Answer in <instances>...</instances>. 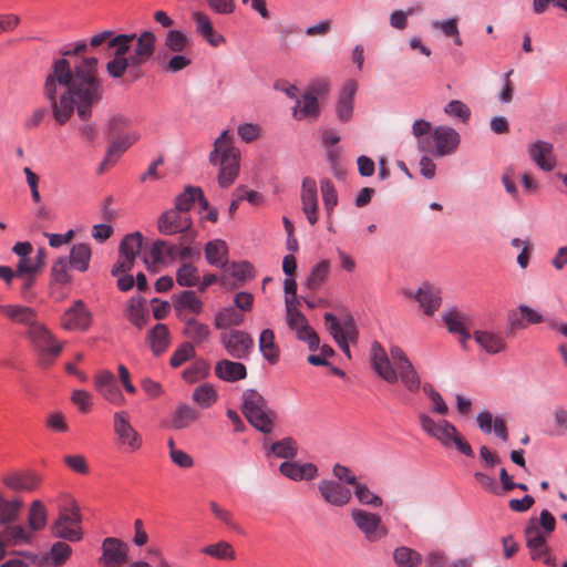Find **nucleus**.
I'll return each instance as SVG.
<instances>
[{
    "mask_svg": "<svg viewBox=\"0 0 567 567\" xmlns=\"http://www.w3.org/2000/svg\"><path fill=\"white\" fill-rule=\"evenodd\" d=\"M0 313L11 322L22 324L27 329H31L39 322L37 311L28 306L18 303L0 305Z\"/></svg>",
    "mask_w": 567,
    "mask_h": 567,
    "instance_id": "obj_27",
    "label": "nucleus"
},
{
    "mask_svg": "<svg viewBox=\"0 0 567 567\" xmlns=\"http://www.w3.org/2000/svg\"><path fill=\"white\" fill-rule=\"evenodd\" d=\"M82 516L75 501L70 506L60 508L58 518L51 525V534L68 542H80L83 538Z\"/></svg>",
    "mask_w": 567,
    "mask_h": 567,
    "instance_id": "obj_8",
    "label": "nucleus"
},
{
    "mask_svg": "<svg viewBox=\"0 0 567 567\" xmlns=\"http://www.w3.org/2000/svg\"><path fill=\"white\" fill-rule=\"evenodd\" d=\"M529 158L544 172H551L556 167L554 145L549 142L537 140L527 147Z\"/></svg>",
    "mask_w": 567,
    "mask_h": 567,
    "instance_id": "obj_24",
    "label": "nucleus"
},
{
    "mask_svg": "<svg viewBox=\"0 0 567 567\" xmlns=\"http://www.w3.org/2000/svg\"><path fill=\"white\" fill-rule=\"evenodd\" d=\"M94 385L96 391L111 404L116 406L125 404V398L111 371H100L94 378Z\"/></svg>",
    "mask_w": 567,
    "mask_h": 567,
    "instance_id": "obj_21",
    "label": "nucleus"
},
{
    "mask_svg": "<svg viewBox=\"0 0 567 567\" xmlns=\"http://www.w3.org/2000/svg\"><path fill=\"white\" fill-rule=\"evenodd\" d=\"M210 367L209 363L200 360L196 361L192 367L187 368L183 372V379L188 383H195L204 378H206L209 373Z\"/></svg>",
    "mask_w": 567,
    "mask_h": 567,
    "instance_id": "obj_63",
    "label": "nucleus"
},
{
    "mask_svg": "<svg viewBox=\"0 0 567 567\" xmlns=\"http://www.w3.org/2000/svg\"><path fill=\"white\" fill-rule=\"evenodd\" d=\"M27 339L38 353V362L42 367L51 365L62 351L59 343L48 327L40 321L25 331Z\"/></svg>",
    "mask_w": 567,
    "mask_h": 567,
    "instance_id": "obj_7",
    "label": "nucleus"
},
{
    "mask_svg": "<svg viewBox=\"0 0 567 567\" xmlns=\"http://www.w3.org/2000/svg\"><path fill=\"white\" fill-rule=\"evenodd\" d=\"M398 380L400 379L402 384L410 392H416L421 386V379L412 363L405 364L396 370Z\"/></svg>",
    "mask_w": 567,
    "mask_h": 567,
    "instance_id": "obj_56",
    "label": "nucleus"
},
{
    "mask_svg": "<svg viewBox=\"0 0 567 567\" xmlns=\"http://www.w3.org/2000/svg\"><path fill=\"white\" fill-rule=\"evenodd\" d=\"M327 84L323 82L313 84L309 92L303 94L302 99H297V106L293 110L296 120L317 118L319 115V105L316 94L324 92Z\"/></svg>",
    "mask_w": 567,
    "mask_h": 567,
    "instance_id": "obj_22",
    "label": "nucleus"
},
{
    "mask_svg": "<svg viewBox=\"0 0 567 567\" xmlns=\"http://www.w3.org/2000/svg\"><path fill=\"white\" fill-rule=\"evenodd\" d=\"M324 320L329 323L328 330L342 350V352L350 359V349L349 343L347 341V337L343 333L342 326L338 321L337 317L330 312L324 315Z\"/></svg>",
    "mask_w": 567,
    "mask_h": 567,
    "instance_id": "obj_49",
    "label": "nucleus"
},
{
    "mask_svg": "<svg viewBox=\"0 0 567 567\" xmlns=\"http://www.w3.org/2000/svg\"><path fill=\"white\" fill-rule=\"evenodd\" d=\"M518 310L522 319L515 318V315L509 317L511 326L514 329L525 328L529 323L535 324L544 321L543 316L528 306L522 305L518 307Z\"/></svg>",
    "mask_w": 567,
    "mask_h": 567,
    "instance_id": "obj_55",
    "label": "nucleus"
},
{
    "mask_svg": "<svg viewBox=\"0 0 567 567\" xmlns=\"http://www.w3.org/2000/svg\"><path fill=\"white\" fill-rule=\"evenodd\" d=\"M156 35L152 31H143L140 35L135 33L132 48L127 56L128 68H138L147 63L155 52Z\"/></svg>",
    "mask_w": 567,
    "mask_h": 567,
    "instance_id": "obj_13",
    "label": "nucleus"
},
{
    "mask_svg": "<svg viewBox=\"0 0 567 567\" xmlns=\"http://www.w3.org/2000/svg\"><path fill=\"white\" fill-rule=\"evenodd\" d=\"M243 413L256 430L266 434L272 431L277 415L256 390L249 389L243 393Z\"/></svg>",
    "mask_w": 567,
    "mask_h": 567,
    "instance_id": "obj_6",
    "label": "nucleus"
},
{
    "mask_svg": "<svg viewBox=\"0 0 567 567\" xmlns=\"http://www.w3.org/2000/svg\"><path fill=\"white\" fill-rule=\"evenodd\" d=\"M177 247L165 240L153 243L150 255L144 257V262L148 270L157 271V265L166 264L176 258Z\"/></svg>",
    "mask_w": 567,
    "mask_h": 567,
    "instance_id": "obj_28",
    "label": "nucleus"
},
{
    "mask_svg": "<svg viewBox=\"0 0 567 567\" xmlns=\"http://www.w3.org/2000/svg\"><path fill=\"white\" fill-rule=\"evenodd\" d=\"M184 334L196 343H203L209 339L210 331L207 324L188 319L184 328Z\"/></svg>",
    "mask_w": 567,
    "mask_h": 567,
    "instance_id": "obj_54",
    "label": "nucleus"
},
{
    "mask_svg": "<svg viewBox=\"0 0 567 567\" xmlns=\"http://www.w3.org/2000/svg\"><path fill=\"white\" fill-rule=\"evenodd\" d=\"M190 45L189 38L181 30H169L164 39L165 53H183Z\"/></svg>",
    "mask_w": 567,
    "mask_h": 567,
    "instance_id": "obj_43",
    "label": "nucleus"
},
{
    "mask_svg": "<svg viewBox=\"0 0 567 567\" xmlns=\"http://www.w3.org/2000/svg\"><path fill=\"white\" fill-rule=\"evenodd\" d=\"M2 483L14 492H31L40 485V477L33 472H11L2 476Z\"/></svg>",
    "mask_w": 567,
    "mask_h": 567,
    "instance_id": "obj_31",
    "label": "nucleus"
},
{
    "mask_svg": "<svg viewBox=\"0 0 567 567\" xmlns=\"http://www.w3.org/2000/svg\"><path fill=\"white\" fill-rule=\"evenodd\" d=\"M443 321L449 332L457 334L460 337V343L465 347L466 342L471 339V332L467 329L468 317L455 308H451L445 310Z\"/></svg>",
    "mask_w": 567,
    "mask_h": 567,
    "instance_id": "obj_29",
    "label": "nucleus"
},
{
    "mask_svg": "<svg viewBox=\"0 0 567 567\" xmlns=\"http://www.w3.org/2000/svg\"><path fill=\"white\" fill-rule=\"evenodd\" d=\"M196 195H200V187L187 186L185 190L177 196L174 209L187 214L196 200Z\"/></svg>",
    "mask_w": 567,
    "mask_h": 567,
    "instance_id": "obj_60",
    "label": "nucleus"
},
{
    "mask_svg": "<svg viewBox=\"0 0 567 567\" xmlns=\"http://www.w3.org/2000/svg\"><path fill=\"white\" fill-rule=\"evenodd\" d=\"M192 64V59L183 53H173L172 56L167 59V53H164L163 61L161 62L162 68L166 72L177 73L179 71L185 70Z\"/></svg>",
    "mask_w": 567,
    "mask_h": 567,
    "instance_id": "obj_57",
    "label": "nucleus"
},
{
    "mask_svg": "<svg viewBox=\"0 0 567 567\" xmlns=\"http://www.w3.org/2000/svg\"><path fill=\"white\" fill-rule=\"evenodd\" d=\"M113 431L117 444L128 452H136L142 447V435L131 424L127 412L118 411L113 414Z\"/></svg>",
    "mask_w": 567,
    "mask_h": 567,
    "instance_id": "obj_10",
    "label": "nucleus"
},
{
    "mask_svg": "<svg viewBox=\"0 0 567 567\" xmlns=\"http://www.w3.org/2000/svg\"><path fill=\"white\" fill-rule=\"evenodd\" d=\"M200 553L217 560L233 561L236 559L234 546L224 539L204 546Z\"/></svg>",
    "mask_w": 567,
    "mask_h": 567,
    "instance_id": "obj_38",
    "label": "nucleus"
},
{
    "mask_svg": "<svg viewBox=\"0 0 567 567\" xmlns=\"http://www.w3.org/2000/svg\"><path fill=\"white\" fill-rule=\"evenodd\" d=\"M150 342L152 351L155 355H159L166 351L169 346V331L163 323H157L150 331Z\"/></svg>",
    "mask_w": 567,
    "mask_h": 567,
    "instance_id": "obj_44",
    "label": "nucleus"
},
{
    "mask_svg": "<svg viewBox=\"0 0 567 567\" xmlns=\"http://www.w3.org/2000/svg\"><path fill=\"white\" fill-rule=\"evenodd\" d=\"M280 473L291 481H312L319 476L318 466L313 463L284 462L279 467Z\"/></svg>",
    "mask_w": 567,
    "mask_h": 567,
    "instance_id": "obj_30",
    "label": "nucleus"
},
{
    "mask_svg": "<svg viewBox=\"0 0 567 567\" xmlns=\"http://www.w3.org/2000/svg\"><path fill=\"white\" fill-rule=\"evenodd\" d=\"M90 324L91 312L81 300H76L62 317V327L65 330H86Z\"/></svg>",
    "mask_w": 567,
    "mask_h": 567,
    "instance_id": "obj_26",
    "label": "nucleus"
},
{
    "mask_svg": "<svg viewBox=\"0 0 567 567\" xmlns=\"http://www.w3.org/2000/svg\"><path fill=\"white\" fill-rule=\"evenodd\" d=\"M354 495L362 505L372 507H381L383 504L382 498L374 494L365 484L358 482L353 486Z\"/></svg>",
    "mask_w": 567,
    "mask_h": 567,
    "instance_id": "obj_58",
    "label": "nucleus"
},
{
    "mask_svg": "<svg viewBox=\"0 0 567 567\" xmlns=\"http://www.w3.org/2000/svg\"><path fill=\"white\" fill-rule=\"evenodd\" d=\"M143 244V235L140 231H135L126 235L118 248V255L125 257L136 258L140 255Z\"/></svg>",
    "mask_w": 567,
    "mask_h": 567,
    "instance_id": "obj_51",
    "label": "nucleus"
},
{
    "mask_svg": "<svg viewBox=\"0 0 567 567\" xmlns=\"http://www.w3.org/2000/svg\"><path fill=\"white\" fill-rule=\"evenodd\" d=\"M320 189L322 194L324 208L327 213L330 215L338 204V194L336 187L330 179L324 178L320 182Z\"/></svg>",
    "mask_w": 567,
    "mask_h": 567,
    "instance_id": "obj_62",
    "label": "nucleus"
},
{
    "mask_svg": "<svg viewBox=\"0 0 567 567\" xmlns=\"http://www.w3.org/2000/svg\"><path fill=\"white\" fill-rule=\"evenodd\" d=\"M403 295L406 298L415 299L420 308L429 317H432L442 303L440 289L427 282L422 284L415 292L410 289H404Z\"/></svg>",
    "mask_w": 567,
    "mask_h": 567,
    "instance_id": "obj_19",
    "label": "nucleus"
},
{
    "mask_svg": "<svg viewBox=\"0 0 567 567\" xmlns=\"http://www.w3.org/2000/svg\"><path fill=\"white\" fill-rule=\"evenodd\" d=\"M259 350L262 357L275 364L279 360V347L275 341V333L271 329H264L259 336Z\"/></svg>",
    "mask_w": 567,
    "mask_h": 567,
    "instance_id": "obj_40",
    "label": "nucleus"
},
{
    "mask_svg": "<svg viewBox=\"0 0 567 567\" xmlns=\"http://www.w3.org/2000/svg\"><path fill=\"white\" fill-rule=\"evenodd\" d=\"M244 322V315L228 307L218 311L215 316L214 324L217 329H226L231 326H240Z\"/></svg>",
    "mask_w": 567,
    "mask_h": 567,
    "instance_id": "obj_53",
    "label": "nucleus"
},
{
    "mask_svg": "<svg viewBox=\"0 0 567 567\" xmlns=\"http://www.w3.org/2000/svg\"><path fill=\"white\" fill-rule=\"evenodd\" d=\"M90 259V246L87 244H78L72 247L68 261L74 269L85 271L89 268Z\"/></svg>",
    "mask_w": 567,
    "mask_h": 567,
    "instance_id": "obj_48",
    "label": "nucleus"
},
{
    "mask_svg": "<svg viewBox=\"0 0 567 567\" xmlns=\"http://www.w3.org/2000/svg\"><path fill=\"white\" fill-rule=\"evenodd\" d=\"M288 327L295 331L297 338L308 344L311 351L319 348V337L317 332L309 326L307 318L300 311H290L286 313Z\"/></svg>",
    "mask_w": 567,
    "mask_h": 567,
    "instance_id": "obj_20",
    "label": "nucleus"
},
{
    "mask_svg": "<svg viewBox=\"0 0 567 567\" xmlns=\"http://www.w3.org/2000/svg\"><path fill=\"white\" fill-rule=\"evenodd\" d=\"M193 401L203 409H208L216 403L218 394L214 385L204 383L198 385L192 395Z\"/></svg>",
    "mask_w": 567,
    "mask_h": 567,
    "instance_id": "obj_52",
    "label": "nucleus"
},
{
    "mask_svg": "<svg viewBox=\"0 0 567 567\" xmlns=\"http://www.w3.org/2000/svg\"><path fill=\"white\" fill-rule=\"evenodd\" d=\"M370 363L374 372L386 383L394 384L398 382L396 370L391 363L389 353L378 341L371 344Z\"/></svg>",
    "mask_w": 567,
    "mask_h": 567,
    "instance_id": "obj_16",
    "label": "nucleus"
},
{
    "mask_svg": "<svg viewBox=\"0 0 567 567\" xmlns=\"http://www.w3.org/2000/svg\"><path fill=\"white\" fill-rule=\"evenodd\" d=\"M215 374L223 381L236 382L246 378L247 369L240 362L223 359L216 363Z\"/></svg>",
    "mask_w": 567,
    "mask_h": 567,
    "instance_id": "obj_35",
    "label": "nucleus"
},
{
    "mask_svg": "<svg viewBox=\"0 0 567 567\" xmlns=\"http://www.w3.org/2000/svg\"><path fill=\"white\" fill-rule=\"evenodd\" d=\"M176 281L182 287H194L199 282L196 267L184 264L176 272Z\"/></svg>",
    "mask_w": 567,
    "mask_h": 567,
    "instance_id": "obj_61",
    "label": "nucleus"
},
{
    "mask_svg": "<svg viewBox=\"0 0 567 567\" xmlns=\"http://www.w3.org/2000/svg\"><path fill=\"white\" fill-rule=\"evenodd\" d=\"M358 90L355 81H348L340 92L339 100L337 103V115L342 122H348L352 117L353 113V100Z\"/></svg>",
    "mask_w": 567,
    "mask_h": 567,
    "instance_id": "obj_33",
    "label": "nucleus"
},
{
    "mask_svg": "<svg viewBox=\"0 0 567 567\" xmlns=\"http://www.w3.org/2000/svg\"><path fill=\"white\" fill-rule=\"evenodd\" d=\"M101 567H122L128 559V545L120 538L106 537L101 545Z\"/></svg>",
    "mask_w": 567,
    "mask_h": 567,
    "instance_id": "obj_14",
    "label": "nucleus"
},
{
    "mask_svg": "<svg viewBox=\"0 0 567 567\" xmlns=\"http://www.w3.org/2000/svg\"><path fill=\"white\" fill-rule=\"evenodd\" d=\"M138 140L140 134L137 132H128L123 135L110 137V145L106 150V154L100 169L104 171L106 167L113 166L126 150H128Z\"/></svg>",
    "mask_w": 567,
    "mask_h": 567,
    "instance_id": "obj_23",
    "label": "nucleus"
},
{
    "mask_svg": "<svg viewBox=\"0 0 567 567\" xmlns=\"http://www.w3.org/2000/svg\"><path fill=\"white\" fill-rule=\"evenodd\" d=\"M330 272L329 260H321L313 266L307 277L306 287L312 291L319 289L327 280Z\"/></svg>",
    "mask_w": 567,
    "mask_h": 567,
    "instance_id": "obj_46",
    "label": "nucleus"
},
{
    "mask_svg": "<svg viewBox=\"0 0 567 567\" xmlns=\"http://www.w3.org/2000/svg\"><path fill=\"white\" fill-rule=\"evenodd\" d=\"M97 63L96 58H85L72 69L65 59H55L43 84V96L49 102L54 121L64 125L76 112L83 122L79 132L86 142H93L99 136L97 126L90 121L93 106L103 96Z\"/></svg>",
    "mask_w": 567,
    "mask_h": 567,
    "instance_id": "obj_1",
    "label": "nucleus"
},
{
    "mask_svg": "<svg viewBox=\"0 0 567 567\" xmlns=\"http://www.w3.org/2000/svg\"><path fill=\"white\" fill-rule=\"evenodd\" d=\"M301 204L302 212L307 216L308 221L315 225L318 221V189L317 182L312 177H305L301 185Z\"/></svg>",
    "mask_w": 567,
    "mask_h": 567,
    "instance_id": "obj_25",
    "label": "nucleus"
},
{
    "mask_svg": "<svg viewBox=\"0 0 567 567\" xmlns=\"http://www.w3.org/2000/svg\"><path fill=\"white\" fill-rule=\"evenodd\" d=\"M525 538L533 560H542L546 565L556 566V559L549 554L546 544L547 536L539 529L535 518L529 519L525 529Z\"/></svg>",
    "mask_w": 567,
    "mask_h": 567,
    "instance_id": "obj_11",
    "label": "nucleus"
},
{
    "mask_svg": "<svg viewBox=\"0 0 567 567\" xmlns=\"http://www.w3.org/2000/svg\"><path fill=\"white\" fill-rule=\"evenodd\" d=\"M126 318L138 329H142L148 320V311L142 299L132 298L126 307Z\"/></svg>",
    "mask_w": 567,
    "mask_h": 567,
    "instance_id": "obj_45",
    "label": "nucleus"
},
{
    "mask_svg": "<svg viewBox=\"0 0 567 567\" xmlns=\"http://www.w3.org/2000/svg\"><path fill=\"white\" fill-rule=\"evenodd\" d=\"M135 33L115 34L111 30H104L91 37V49L105 48L113 56L106 63V72L111 78H122L128 69L127 56L130 54Z\"/></svg>",
    "mask_w": 567,
    "mask_h": 567,
    "instance_id": "obj_3",
    "label": "nucleus"
},
{
    "mask_svg": "<svg viewBox=\"0 0 567 567\" xmlns=\"http://www.w3.org/2000/svg\"><path fill=\"white\" fill-rule=\"evenodd\" d=\"M474 339L489 354L499 353L506 348L504 338L491 331L477 330L474 332Z\"/></svg>",
    "mask_w": 567,
    "mask_h": 567,
    "instance_id": "obj_37",
    "label": "nucleus"
},
{
    "mask_svg": "<svg viewBox=\"0 0 567 567\" xmlns=\"http://www.w3.org/2000/svg\"><path fill=\"white\" fill-rule=\"evenodd\" d=\"M220 342L227 352L236 359L246 358L254 347V339L251 336L241 330L223 332L220 334Z\"/></svg>",
    "mask_w": 567,
    "mask_h": 567,
    "instance_id": "obj_18",
    "label": "nucleus"
},
{
    "mask_svg": "<svg viewBox=\"0 0 567 567\" xmlns=\"http://www.w3.org/2000/svg\"><path fill=\"white\" fill-rule=\"evenodd\" d=\"M23 507V501L19 497L7 499L0 493V525L8 527L14 526L19 519L21 509Z\"/></svg>",
    "mask_w": 567,
    "mask_h": 567,
    "instance_id": "obj_36",
    "label": "nucleus"
},
{
    "mask_svg": "<svg viewBox=\"0 0 567 567\" xmlns=\"http://www.w3.org/2000/svg\"><path fill=\"white\" fill-rule=\"evenodd\" d=\"M208 161L219 168L218 185L221 188L230 187L239 175L240 151L235 146L234 135L229 130L223 131L215 140Z\"/></svg>",
    "mask_w": 567,
    "mask_h": 567,
    "instance_id": "obj_2",
    "label": "nucleus"
},
{
    "mask_svg": "<svg viewBox=\"0 0 567 567\" xmlns=\"http://www.w3.org/2000/svg\"><path fill=\"white\" fill-rule=\"evenodd\" d=\"M199 419V413L188 404H179L173 413L171 426L174 430H183L190 426Z\"/></svg>",
    "mask_w": 567,
    "mask_h": 567,
    "instance_id": "obj_41",
    "label": "nucleus"
},
{
    "mask_svg": "<svg viewBox=\"0 0 567 567\" xmlns=\"http://www.w3.org/2000/svg\"><path fill=\"white\" fill-rule=\"evenodd\" d=\"M192 19L196 25V32L203 37L212 47H219L225 42V38L217 33L213 27L210 18L202 12L195 11L192 13Z\"/></svg>",
    "mask_w": 567,
    "mask_h": 567,
    "instance_id": "obj_32",
    "label": "nucleus"
},
{
    "mask_svg": "<svg viewBox=\"0 0 567 567\" xmlns=\"http://www.w3.org/2000/svg\"><path fill=\"white\" fill-rule=\"evenodd\" d=\"M272 453L281 458H293L297 455L298 449L296 441L291 437H286L271 445Z\"/></svg>",
    "mask_w": 567,
    "mask_h": 567,
    "instance_id": "obj_64",
    "label": "nucleus"
},
{
    "mask_svg": "<svg viewBox=\"0 0 567 567\" xmlns=\"http://www.w3.org/2000/svg\"><path fill=\"white\" fill-rule=\"evenodd\" d=\"M228 247L224 240L208 241L205 246V257L212 266L224 268L227 265Z\"/></svg>",
    "mask_w": 567,
    "mask_h": 567,
    "instance_id": "obj_39",
    "label": "nucleus"
},
{
    "mask_svg": "<svg viewBox=\"0 0 567 567\" xmlns=\"http://www.w3.org/2000/svg\"><path fill=\"white\" fill-rule=\"evenodd\" d=\"M351 518L355 527L370 543H377L385 538L389 534L386 526L382 524L381 516L375 513L354 508L351 511Z\"/></svg>",
    "mask_w": 567,
    "mask_h": 567,
    "instance_id": "obj_9",
    "label": "nucleus"
},
{
    "mask_svg": "<svg viewBox=\"0 0 567 567\" xmlns=\"http://www.w3.org/2000/svg\"><path fill=\"white\" fill-rule=\"evenodd\" d=\"M317 488L322 499L334 507L348 505L352 497L351 489L336 480H321Z\"/></svg>",
    "mask_w": 567,
    "mask_h": 567,
    "instance_id": "obj_17",
    "label": "nucleus"
},
{
    "mask_svg": "<svg viewBox=\"0 0 567 567\" xmlns=\"http://www.w3.org/2000/svg\"><path fill=\"white\" fill-rule=\"evenodd\" d=\"M48 512L43 503L35 499L28 512V525L8 526L0 532V560L6 555L7 547L31 544L34 533L47 525Z\"/></svg>",
    "mask_w": 567,
    "mask_h": 567,
    "instance_id": "obj_4",
    "label": "nucleus"
},
{
    "mask_svg": "<svg viewBox=\"0 0 567 567\" xmlns=\"http://www.w3.org/2000/svg\"><path fill=\"white\" fill-rule=\"evenodd\" d=\"M432 125L425 120H416L412 125V134L417 141L421 152H432Z\"/></svg>",
    "mask_w": 567,
    "mask_h": 567,
    "instance_id": "obj_42",
    "label": "nucleus"
},
{
    "mask_svg": "<svg viewBox=\"0 0 567 567\" xmlns=\"http://www.w3.org/2000/svg\"><path fill=\"white\" fill-rule=\"evenodd\" d=\"M158 231L163 235H175L182 233L186 240H192L194 234L192 229V219L188 214H183L178 209H168L163 213L157 223Z\"/></svg>",
    "mask_w": 567,
    "mask_h": 567,
    "instance_id": "obj_12",
    "label": "nucleus"
},
{
    "mask_svg": "<svg viewBox=\"0 0 567 567\" xmlns=\"http://www.w3.org/2000/svg\"><path fill=\"white\" fill-rule=\"evenodd\" d=\"M175 309L177 312L187 310L192 313L198 315L203 310V302L197 298L193 290H185L176 298Z\"/></svg>",
    "mask_w": 567,
    "mask_h": 567,
    "instance_id": "obj_50",
    "label": "nucleus"
},
{
    "mask_svg": "<svg viewBox=\"0 0 567 567\" xmlns=\"http://www.w3.org/2000/svg\"><path fill=\"white\" fill-rule=\"evenodd\" d=\"M69 265L66 257H60L53 262L51 268V279L53 284L65 285L71 281Z\"/></svg>",
    "mask_w": 567,
    "mask_h": 567,
    "instance_id": "obj_59",
    "label": "nucleus"
},
{
    "mask_svg": "<svg viewBox=\"0 0 567 567\" xmlns=\"http://www.w3.org/2000/svg\"><path fill=\"white\" fill-rule=\"evenodd\" d=\"M432 154L443 157L453 154L461 142L460 134L450 126L441 125L432 132Z\"/></svg>",
    "mask_w": 567,
    "mask_h": 567,
    "instance_id": "obj_15",
    "label": "nucleus"
},
{
    "mask_svg": "<svg viewBox=\"0 0 567 567\" xmlns=\"http://www.w3.org/2000/svg\"><path fill=\"white\" fill-rule=\"evenodd\" d=\"M72 548L64 542H55L49 551L42 555L39 565L40 567H61L71 557Z\"/></svg>",
    "mask_w": 567,
    "mask_h": 567,
    "instance_id": "obj_34",
    "label": "nucleus"
},
{
    "mask_svg": "<svg viewBox=\"0 0 567 567\" xmlns=\"http://www.w3.org/2000/svg\"><path fill=\"white\" fill-rule=\"evenodd\" d=\"M419 424L422 431L430 437L437 441L443 447H455L462 454L473 457L474 452L470 443L461 434L454 424L447 420H434L425 412L417 414Z\"/></svg>",
    "mask_w": 567,
    "mask_h": 567,
    "instance_id": "obj_5",
    "label": "nucleus"
},
{
    "mask_svg": "<svg viewBox=\"0 0 567 567\" xmlns=\"http://www.w3.org/2000/svg\"><path fill=\"white\" fill-rule=\"evenodd\" d=\"M393 560L396 567H419L422 556L410 547L401 546L394 549Z\"/></svg>",
    "mask_w": 567,
    "mask_h": 567,
    "instance_id": "obj_47",
    "label": "nucleus"
}]
</instances>
